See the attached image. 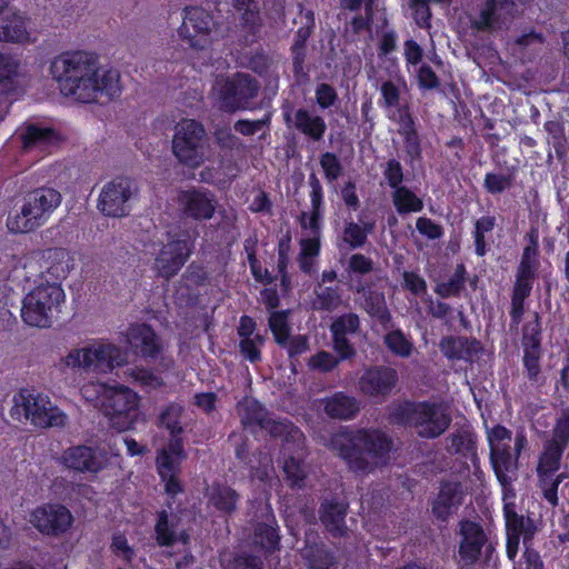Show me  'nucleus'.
Segmentation results:
<instances>
[{
  "label": "nucleus",
  "instance_id": "obj_1",
  "mask_svg": "<svg viewBox=\"0 0 569 569\" xmlns=\"http://www.w3.org/2000/svg\"><path fill=\"white\" fill-rule=\"evenodd\" d=\"M50 73L63 96L83 103L100 97L111 100L122 92L119 71L98 66V58L86 51L60 53L52 60Z\"/></svg>",
  "mask_w": 569,
  "mask_h": 569
},
{
  "label": "nucleus",
  "instance_id": "obj_2",
  "mask_svg": "<svg viewBox=\"0 0 569 569\" xmlns=\"http://www.w3.org/2000/svg\"><path fill=\"white\" fill-rule=\"evenodd\" d=\"M328 446L350 471L368 473L388 461L393 440L379 428H343L330 437Z\"/></svg>",
  "mask_w": 569,
  "mask_h": 569
},
{
  "label": "nucleus",
  "instance_id": "obj_3",
  "mask_svg": "<svg viewBox=\"0 0 569 569\" xmlns=\"http://www.w3.org/2000/svg\"><path fill=\"white\" fill-rule=\"evenodd\" d=\"M388 420L396 426L411 427L418 437L432 440L446 433L452 417L441 402L406 399L390 407Z\"/></svg>",
  "mask_w": 569,
  "mask_h": 569
},
{
  "label": "nucleus",
  "instance_id": "obj_4",
  "mask_svg": "<svg viewBox=\"0 0 569 569\" xmlns=\"http://www.w3.org/2000/svg\"><path fill=\"white\" fill-rule=\"evenodd\" d=\"M91 389L96 393L97 406L109 418L112 428L118 431L134 428L140 417V398L137 392L126 386L97 383L83 387L82 392L87 399H90Z\"/></svg>",
  "mask_w": 569,
  "mask_h": 569
},
{
  "label": "nucleus",
  "instance_id": "obj_5",
  "mask_svg": "<svg viewBox=\"0 0 569 569\" xmlns=\"http://www.w3.org/2000/svg\"><path fill=\"white\" fill-rule=\"evenodd\" d=\"M539 228L530 226L523 239L526 246L522 249L520 262L516 270L515 282L511 289L510 322L511 327H518L526 312V300L530 297L533 283L538 276L539 262Z\"/></svg>",
  "mask_w": 569,
  "mask_h": 569
},
{
  "label": "nucleus",
  "instance_id": "obj_6",
  "mask_svg": "<svg viewBox=\"0 0 569 569\" xmlns=\"http://www.w3.org/2000/svg\"><path fill=\"white\" fill-rule=\"evenodd\" d=\"M375 262L363 253H353L349 257L343 277L348 280L349 288L363 298V310L380 325L387 326L391 322V313L387 307L383 292L372 289V282L362 280V277L372 272Z\"/></svg>",
  "mask_w": 569,
  "mask_h": 569
},
{
  "label": "nucleus",
  "instance_id": "obj_7",
  "mask_svg": "<svg viewBox=\"0 0 569 569\" xmlns=\"http://www.w3.org/2000/svg\"><path fill=\"white\" fill-rule=\"evenodd\" d=\"M61 200V193L53 188L42 187L32 190L24 197L20 212L9 214L8 229L13 233L34 231L46 223Z\"/></svg>",
  "mask_w": 569,
  "mask_h": 569
},
{
  "label": "nucleus",
  "instance_id": "obj_8",
  "mask_svg": "<svg viewBox=\"0 0 569 569\" xmlns=\"http://www.w3.org/2000/svg\"><path fill=\"white\" fill-rule=\"evenodd\" d=\"M12 419L30 421L38 428L63 427L67 416L50 398L34 389H21L13 396V406L10 410Z\"/></svg>",
  "mask_w": 569,
  "mask_h": 569
},
{
  "label": "nucleus",
  "instance_id": "obj_9",
  "mask_svg": "<svg viewBox=\"0 0 569 569\" xmlns=\"http://www.w3.org/2000/svg\"><path fill=\"white\" fill-rule=\"evenodd\" d=\"M219 27L212 12L199 6H186L182 22L177 29L180 41L189 49L202 51L213 42V33Z\"/></svg>",
  "mask_w": 569,
  "mask_h": 569
},
{
  "label": "nucleus",
  "instance_id": "obj_10",
  "mask_svg": "<svg viewBox=\"0 0 569 569\" xmlns=\"http://www.w3.org/2000/svg\"><path fill=\"white\" fill-rule=\"evenodd\" d=\"M260 91L259 81L249 73L236 72L217 81L219 109L226 113L240 110H253L251 101Z\"/></svg>",
  "mask_w": 569,
  "mask_h": 569
},
{
  "label": "nucleus",
  "instance_id": "obj_11",
  "mask_svg": "<svg viewBox=\"0 0 569 569\" xmlns=\"http://www.w3.org/2000/svg\"><path fill=\"white\" fill-rule=\"evenodd\" d=\"M187 458L182 438H171L167 445L157 450L156 471L163 483L166 495L171 499L184 491L180 475Z\"/></svg>",
  "mask_w": 569,
  "mask_h": 569
},
{
  "label": "nucleus",
  "instance_id": "obj_12",
  "mask_svg": "<svg viewBox=\"0 0 569 569\" xmlns=\"http://www.w3.org/2000/svg\"><path fill=\"white\" fill-rule=\"evenodd\" d=\"M206 130L194 119L183 120L176 129L172 139L174 157L183 166L196 169L204 161Z\"/></svg>",
  "mask_w": 569,
  "mask_h": 569
},
{
  "label": "nucleus",
  "instance_id": "obj_13",
  "mask_svg": "<svg viewBox=\"0 0 569 569\" xmlns=\"http://www.w3.org/2000/svg\"><path fill=\"white\" fill-rule=\"evenodd\" d=\"M194 249L188 231L170 236L154 258L153 269L159 278L171 280L186 264Z\"/></svg>",
  "mask_w": 569,
  "mask_h": 569
},
{
  "label": "nucleus",
  "instance_id": "obj_14",
  "mask_svg": "<svg viewBox=\"0 0 569 569\" xmlns=\"http://www.w3.org/2000/svg\"><path fill=\"white\" fill-rule=\"evenodd\" d=\"M138 193L139 188L133 179L118 176L102 187L97 208L106 217H127Z\"/></svg>",
  "mask_w": 569,
  "mask_h": 569
},
{
  "label": "nucleus",
  "instance_id": "obj_15",
  "mask_svg": "<svg viewBox=\"0 0 569 569\" xmlns=\"http://www.w3.org/2000/svg\"><path fill=\"white\" fill-rule=\"evenodd\" d=\"M569 446V407L563 408L556 418L550 439L543 442L537 465L538 477L555 476Z\"/></svg>",
  "mask_w": 569,
  "mask_h": 569
},
{
  "label": "nucleus",
  "instance_id": "obj_16",
  "mask_svg": "<svg viewBox=\"0 0 569 569\" xmlns=\"http://www.w3.org/2000/svg\"><path fill=\"white\" fill-rule=\"evenodd\" d=\"M522 367L526 378L531 383L539 382L542 372L543 358L542 325L539 312H535L533 321L522 326L521 332Z\"/></svg>",
  "mask_w": 569,
  "mask_h": 569
},
{
  "label": "nucleus",
  "instance_id": "obj_17",
  "mask_svg": "<svg viewBox=\"0 0 569 569\" xmlns=\"http://www.w3.org/2000/svg\"><path fill=\"white\" fill-rule=\"evenodd\" d=\"M457 535L460 540L455 556L456 565L459 569H471L481 559L482 550L488 542L487 533L481 523L461 519L458 522Z\"/></svg>",
  "mask_w": 569,
  "mask_h": 569
},
{
  "label": "nucleus",
  "instance_id": "obj_18",
  "mask_svg": "<svg viewBox=\"0 0 569 569\" xmlns=\"http://www.w3.org/2000/svg\"><path fill=\"white\" fill-rule=\"evenodd\" d=\"M30 522L40 533L59 537L69 531L73 523V516L66 506L47 502L32 510Z\"/></svg>",
  "mask_w": 569,
  "mask_h": 569
},
{
  "label": "nucleus",
  "instance_id": "obj_19",
  "mask_svg": "<svg viewBox=\"0 0 569 569\" xmlns=\"http://www.w3.org/2000/svg\"><path fill=\"white\" fill-rule=\"evenodd\" d=\"M177 201L182 216L194 221L210 220L216 213V197L204 188L192 187L181 190L178 193Z\"/></svg>",
  "mask_w": 569,
  "mask_h": 569
},
{
  "label": "nucleus",
  "instance_id": "obj_20",
  "mask_svg": "<svg viewBox=\"0 0 569 569\" xmlns=\"http://www.w3.org/2000/svg\"><path fill=\"white\" fill-rule=\"evenodd\" d=\"M399 380L395 368L388 366H371L363 370L358 381L362 395L385 400L396 388Z\"/></svg>",
  "mask_w": 569,
  "mask_h": 569
},
{
  "label": "nucleus",
  "instance_id": "obj_21",
  "mask_svg": "<svg viewBox=\"0 0 569 569\" xmlns=\"http://www.w3.org/2000/svg\"><path fill=\"white\" fill-rule=\"evenodd\" d=\"M349 503L337 496L323 498L318 509L319 520L326 531L333 538H343L348 533L346 517Z\"/></svg>",
  "mask_w": 569,
  "mask_h": 569
},
{
  "label": "nucleus",
  "instance_id": "obj_22",
  "mask_svg": "<svg viewBox=\"0 0 569 569\" xmlns=\"http://www.w3.org/2000/svg\"><path fill=\"white\" fill-rule=\"evenodd\" d=\"M332 347L340 359H352L356 349L348 339V335H355L360 330V319L357 313L348 312L333 319L330 327Z\"/></svg>",
  "mask_w": 569,
  "mask_h": 569
},
{
  "label": "nucleus",
  "instance_id": "obj_23",
  "mask_svg": "<svg viewBox=\"0 0 569 569\" xmlns=\"http://www.w3.org/2000/svg\"><path fill=\"white\" fill-rule=\"evenodd\" d=\"M513 0H485L479 7V17L471 26L478 31H490L513 18Z\"/></svg>",
  "mask_w": 569,
  "mask_h": 569
},
{
  "label": "nucleus",
  "instance_id": "obj_24",
  "mask_svg": "<svg viewBox=\"0 0 569 569\" xmlns=\"http://www.w3.org/2000/svg\"><path fill=\"white\" fill-rule=\"evenodd\" d=\"M282 117L288 127L292 124L297 131L313 142L321 141L326 134L327 123L323 117L313 114L306 108L297 109L292 117L291 107H287Z\"/></svg>",
  "mask_w": 569,
  "mask_h": 569
},
{
  "label": "nucleus",
  "instance_id": "obj_25",
  "mask_svg": "<svg viewBox=\"0 0 569 569\" xmlns=\"http://www.w3.org/2000/svg\"><path fill=\"white\" fill-rule=\"evenodd\" d=\"M128 342L133 352L146 360H154L163 351L161 338L148 323L132 326L128 332Z\"/></svg>",
  "mask_w": 569,
  "mask_h": 569
},
{
  "label": "nucleus",
  "instance_id": "obj_26",
  "mask_svg": "<svg viewBox=\"0 0 569 569\" xmlns=\"http://www.w3.org/2000/svg\"><path fill=\"white\" fill-rule=\"evenodd\" d=\"M463 488L459 481H441L439 492L431 505L432 515L437 520L447 521L463 501Z\"/></svg>",
  "mask_w": 569,
  "mask_h": 569
},
{
  "label": "nucleus",
  "instance_id": "obj_27",
  "mask_svg": "<svg viewBox=\"0 0 569 569\" xmlns=\"http://www.w3.org/2000/svg\"><path fill=\"white\" fill-rule=\"evenodd\" d=\"M63 465L78 472H100L104 465L94 448L84 445L73 446L64 450Z\"/></svg>",
  "mask_w": 569,
  "mask_h": 569
},
{
  "label": "nucleus",
  "instance_id": "obj_28",
  "mask_svg": "<svg viewBox=\"0 0 569 569\" xmlns=\"http://www.w3.org/2000/svg\"><path fill=\"white\" fill-rule=\"evenodd\" d=\"M321 405L330 419L340 421L353 420L361 411V401L345 391H336L321 399Z\"/></svg>",
  "mask_w": 569,
  "mask_h": 569
},
{
  "label": "nucleus",
  "instance_id": "obj_29",
  "mask_svg": "<svg viewBox=\"0 0 569 569\" xmlns=\"http://www.w3.org/2000/svg\"><path fill=\"white\" fill-rule=\"evenodd\" d=\"M441 353L450 361L463 360L472 363L475 357L482 350L476 338L446 336L439 342Z\"/></svg>",
  "mask_w": 569,
  "mask_h": 569
},
{
  "label": "nucleus",
  "instance_id": "obj_30",
  "mask_svg": "<svg viewBox=\"0 0 569 569\" xmlns=\"http://www.w3.org/2000/svg\"><path fill=\"white\" fill-rule=\"evenodd\" d=\"M232 8L240 13L239 22L244 32L246 43H253L258 39L262 20L257 0H231Z\"/></svg>",
  "mask_w": 569,
  "mask_h": 569
},
{
  "label": "nucleus",
  "instance_id": "obj_31",
  "mask_svg": "<svg viewBox=\"0 0 569 569\" xmlns=\"http://www.w3.org/2000/svg\"><path fill=\"white\" fill-rule=\"evenodd\" d=\"M503 517L506 532L522 536L525 550H536L532 548V540L538 530L535 520L530 517L518 515L515 503H506L503 506Z\"/></svg>",
  "mask_w": 569,
  "mask_h": 569
},
{
  "label": "nucleus",
  "instance_id": "obj_32",
  "mask_svg": "<svg viewBox=\"0 0 569 569\" xmlns=\"http://www.w3.org/2000/svg\"><path fill=\"white\" fill-rule=\"evenodd\" d=\"M43 268L53 280L60 283L74 267V258L64 248H48L42 252Z\"/></svg>",
  "mask_w": 569,
  "mask_h": 569
},
{
  "label": "nucleus",
  "instance_id": "obj_33",
  "mask_svg": "<svg viewBox=\"0 0 569 569\" xmlns=\"http://www.w3.org/2000/svg\"><path fill=\"white\" fill-rule=\"evenodd\" d=\"M90 369L99 371H111L124 362L123 355L119 347L111 343H101L87 347V355Z\"/></svg>",
  "mask_w": 569,
  "mask_h": 569
},
{
  "label": "nucleus",
  "instance_id": "obj_34",
  "mask_svg": "<svg viewBox=\"0 0 569 569\" xmlns=\"http://www.w3.org/2000/svg\"><path fill=\"white\" fill-rule=\"evenodd\" d=\"M41 291H30L23 299L21 308V317L23 321L31 327L49 328L52 325L53 316L47 311V308L41 305Z\"/></svg>",
  "mask_w": 569,
  "mask_h": 569
},
{
  "label": "nucleus",
  "instance_id": "obj_35",
  "mask_svg": "<svg viewBox=\"0 0 569 569\" xmlns=\"http://www.w3.org/2000/svg\"><path fill=\"white\" fill-rule=\"evenodd\" d=\"M301 557L308 569H336L338 565L335 551L323 542L307 540Z\"/></svg>",
  "mask_w": 569,
  "mask_h": 569
},
{
  "label": "nucleus",
  "instance_id": "obj_36",
  "mask_svg": "<svg viewBox=\"0 0 569 569\" xmlns=\"http://www.w3.org/2000/svg\"><path fill=\"white\" fill-rule=\"evenodd\" d=\"M60 141L59 132L50 127H42L30 123L21 134L22 149L26 151L47 148L57 144Z\"/></svg>",
  "mask_w": 569,
  "mask_h": 569
},
{
  "label": "nucleus",
  "instance_id": "obj_37",
  "mask_svg": "<svg viewBox=\"0 0 569 569\" xmlns=\"http://www.w3.org/2000/svg\"><path fill=\"white\" fill-rule=\"evenodd\" d=\"M240 495L230 486L213 482L208 493V502L222 515L231 516L238 508Z\"/></svg>",
  "mask_w": 569,
  "mask_h": 569
},
{
  "label": "nucleus",
  "instance_id": "obj_38",
  "mask_svg": "<svg viewBox=\"0 0 569 569\" xmlns=\"http://www.w3.org/2000/svg\"><path fill=\"white\" fill-rule=\"evenodd\" d=\"M517 457H512L509 446H491L490 462L495 475L502 487L511 483V478L508 472L517 467Z\"/></svg>",
  "mask_w": 569,
  "mask_h": 569
},
{
  "label": "nucleus",
  "instance_id": "obj_39",
  "mask_svg": "<svg viewBox=\"0 0 569 569\" xmlns=\"http://www.w3.org/2000/svg\"><path fill=\"white\" fill-rule=\"evenodd\" d=\"M468 271L465 263H457L453 273L447 281L437 282L433 291L442 299L460 298L466 289Z\"/></svg>",
  "mask_w": 569,
  "mask_h": 569
},
{
  "label": "nucleus",
  "instance_id": "obj_40",
  "mask_svg": "<svg viewBox=\"0 0 569 569\" xmlns=\"http://www.w3.org/2000/svg\"><path fill=\"white\" fill-rule=\"evenodd\" d=\"M497 224L495 216L487 213L477 218L473 222L471 237L477 257H485L489 250V239Z\"/></svg>",
  "mask_w": 569,
  "mask_h": 569
},
{
  "label": "nucleus",
  "instance_id": "obj_41",
  "mask_svg": "<svg viewBox=\"0 0 569 569\" xmlns=\"http://www.w3.org/2000/svg\"><path fill=\"white\" fill-rule=\"evenodd\" d=\"M280 533L277 521L272 519V523L259 522L253 530V541L257 547L267 555L280 550Z\"/></svg>",
  "mask_w": 569,
  "mask_h": 569
},
{
  "label": "nucleus",
  "instance_id": "obj_42",
  "mask_svg": "<svg viewBox=\"0 0 569 569\" xmlns=\"http://www.w3.org/2000/svg\"><path fill=\"white\" fill-rule=\"evenodd\" d=\"M391 201L400 216L420 212L423 209V200L407 186L392 190Z\"/></svg>",
  "mask_w": 569,
  "mask_h": 569
},
{
  "label": "nucleus",
  "instance_id": "obj_43",
  "mask_svg": "<svg viewBox=\"0 0 569 569\" xmlns=\"http://www.w3.org/2000/svg\"><path fill=\"white\" fill-rule=\"evenodd\" d=\"M518 166L512 164L506 168V172H487L483 178V189L489 194H501L510 189L516 181Z\"/></svg>",
  "mask_w": 569,
  "mask_h": 569
},
{
  "label": "nucleus",
  "instance_id": "obj_44",
  "mask_svg": "<svg viewBox=\"0 0 569 569\" xmlns=\"http://www.w3.org/2000/svg\"><path fill=\"white\" fill-rule=\"evenodd\" d=\"M178 519H170L167 510L162 509L157 512L154 523L156 542L159 547H172L176 545Z\"/></svg>",
  "mask_w": 569,
  "mask_h": 569
},
{
  "label": "nucleus",
  "instance_id": "obj_45",
  "mask_svg": "<svg viewBox=\"0 0 569 569\" xmlns=\"http://www.w3.org/2000/svg\"><path fill=\"white\" fill-rule=\"evenodd\" d=\"M31 291H41L44 297L41 300V305L47 308V311L51 313L53 317L56 313L61 311V306L64 303L66 295L61 287V283L58 282H39Z\"/></svg>",
  "mask_w": 569,
  "mask_h": 569
},
{
  "label": "nucleus",
  "instance_id": "obj_46",
  "mask_svg": "<svg viewBox=\"0 0 569 569\" xmlns=\"http://www.w3.org/2000/svg\"><path fill=\"white\" fill-rule=\"evenodd\" d=\"M283 473L287 485L292 489L306 486L307 470L303 457L288 456L283 461Z\"/></svg>",
  "mask_w": 569,
  "mask_h": 569
},
{
  "label": "nucleus",
  "instance_id": "obj_47",
  "mask_svg": "<svg viewBox=\"0 0 569 569\" xmlns=\"http://www.w3.org/2000/svg\"><path fill=\"white\" fill-rule=\"evenodd\" d=\"M0 38L6 42L21 43L28 40L29 32L21 17L13 16L2 21Z\"/></svg>",
  "mask_w": 569,
  "mask_h": 569
},
{
  "label": "nucleus",
  "instance_id": "obj_48",
  "mask_svg": "<svg viewBox=\"0 0 569 569\" xmlns=\"http://www.w3.org/2000/svg\"><path fill=\"white\" fill-rule=\"evenodd\" d=\"M266 343V336L256 333L252 338L239 339L238 351L240 356L252 365L261 362V349Z\"/></svg>",
  "mask_w": 569,
  "mask_h": 569
},
{
  "label": "nucleus",
  "instance_id": "obj_49",
  "mask_svg": "<svg viewBox=\"0 0 569 569\" xmlns=\"http://www.w3.org/2000/svg\"><path fill=\"white\" fill-rule=\"evenodd\" d=\"M241 422L244 427H260L269 417L266 408L256 399L247 401L240 409Z\"/></svg>",
  "mask_w": 569,
  "mask_h": 569
},
{
  "label": "nucleus",
  "instance_id": "obj_50",
  "mask_svg": "<svg viewBox=\"0 0 569 569\" xmlns=\"http://www.w3.org/2000/svg\"><path fill=\"white\" fill-rule=\"evenodd\" d=\"M262 430H266L272 438H281L284 441L303 437L298 427L291 422L277 421L270 417L267 418L262 425Z\"/></svg>",
  "mask_w": 569,
  "mask_h": 569
},
{
  "label": "nucleus",
  "instance_id": "obj_51",
  "mask_svg": "<svg viewBox=\"0 0 569 569\" xmlns=\"http://www.w3.org/2000/svg\"><path fill=\"white\" fill-rule=\"evenodd\" d=\"M341 305V295L338 287H323L320 291L316 290L313 308L319 311L331 312Z\"/></svg>",
  "mask_w": 569,
  "mask_h": 569
},
{
  "label": "nucleus",
  "instance_id": "obj_52",
  "mask_svg": "<svg viewBox=\"0 0 569 569\" xmlns=\"http://www.w3.org/2000/svg\"><path fill=\"white\" fill-rule=\"evenodd\" d=\"M319 163L325 179L330 183L337 181L343 174V166L335 152L326 151L321 153Z\"/></svg>",
  "mask_w": 569,
  "mask_h": 569
},
{
  "label": "nucleus",
  "instance_id": "obj_53",
  "mask_svg": "<svg viewBox=\"0 0 569 569\" xmlns=\"http://www.w3.org/2000/svg\"><path fill=\"white\" fill-rule=\"evenodd\" d=\"M385 343L388 349L400 357H409L412 351V343L405 337L401 330H393L386 335Z\"/></svg>",
  "mask_w": 569,
  "mask_h": 569
},
{
  "label": "nucleus",
  "instance_id": "obj_54",
  "mask_svg": "<svg viewBox=\"0 0 569 569\" xmlns=\"http://www.w3.org/2000/svg\"><path fill=\"white\" fill-rule=\"evenodd\" d=\"M383 179L387 183V186L395 190L397 188L402 187L405 181V171L401 162L396 159L391 158L387 160L385 163L383 170H382Z\"/></svg>",
  "mask_w": 569,
  "mask_h": 569
},
{
  "label": "nucleus",
  "instance_id": "obj_55",
  "mask_svg": "<svg viewBox=\"0 0 569 569\" xmlns=\"http://www.w3.org/2000/svg\"><path fill=\"white\" fill-rule=\"evenodd\" d=\"M110 550L114 556L121 557L127 565H130L136 557L134 549L129 545L126 535L122 532L113 533Z\"/></svg>",
  "mask_w": 569,
  "mask_h": 569
},
{
  "label": "nucleus",
  "instance_id": "obj_56",
  "mask_svg": "<svg viewBox=\"0 0 569 569\" xmlns=\"http://www.w3.org/2000/svg\"><path fill=\"white\" fill-rule=\"evenodd\" d=\"M343 241L348 243L351 249H359L367 243L368 239L361 226L351 220L345 222Z\"/></svg>",
  "mask_w": 569,
  "mask_h": 569
},
{
  "label": "nucleus",
  "instance_id": "obj_57",
  "mask_svg": "<svg viewBox=\"0 0 569 569\" xmlns=\"http://www.w3.org/2000/svg\"><path fill=\"white\" fill-rule=\"evenodd\" d=\"M380 99L378 104L383 109H391L401 106L400 102V90L391 80L382 82L380 87Z\"/></svg>",
  "mask_w": 569,
  "mask_h": 569
},
{
  "label": "nucleus",
  "instance_id": "obj_58",
  "mask_svg": "<svg viewBox=\"0 0 569 569\" xmlns=\"http://www.w3.org/2000/svg\"><path fill=\"white\" fill-rule=\"evenodd\" d=\"M224 569H263V561L259 556L241 552L232 557Z\"/></svg>",
  "mask_w": 569,
  "mask_h": 569
},
{
  "label": "nucleus",
  "instance_id": "obj_59",
  "mask_svg": "<svg viewBox=\"0 0 569 569\" xmlns=\"http://www.w3.org/2000/svg\"><path fill=\"white\" fill-rule=\"evenodd\" d=\"M403 139L405 151L411 162L419 161L422 157L421 139L417 130L399 133Z\"/></svg>",
  "mask_w": 569,
  "mask_h": 569
},
{
  "label": "nucleus",
  "instance_id": "obj_60",
  "mask_svg": "<svg viewBox=\"0 0 569 569\" xmlns=\"http://www.w3.org/2000/svg\"><path fill=\"white\" fill-rule=\"evenodd\" d=\"M341 360L340 356L336 358L332 353L321 350L309 359V367L321 372H330L338 367Z\"/></svg>",
  "mask_w": 569,
  "mask_h": 569
},
{
  "label": "nucleus",
  "instance_id": "obj_61",
  "mask_svg": "<svg viewBox=\"0 0 569 569\" xmlns=\"http://www.w3.org/2000/svg\"><path fill=\"white\" fill-rule=\"evenodd\" d=\"M398 48V34L396 30L389 29L380 34L377 52L379 59H388L392 52Z\"/></svg>",
  "mask_w": 569,
  "mask_h": 569
},
{
  "label": "nucleus",
  "instance_id": "obj_62",
  "mask_svg": "<svg viewBox=\"0 0 569 569\" xmlns=\"http://www.w3.org/2000/svg\"><path fill=\"white\" fill-rule=\"evenodd\" d=\"M315 93L317 104L322 110L333 107L339 99L337 90L326 82L317 84Z\"/></svg>",
  "mask_w": 569,
  "mask_h": 569
},
{
  "label": "nucleus",
  "instance_id": "obj_63",
  "mask_svg": "<svg viewBox=\"0 0 569 569\" xmlns=\"http://www.w3.org/2000/svg\"><path fill=\"white\" fill-rule=\"evenodd\" d=\"M417 82L421 90H436L440 87V79L435 70L427 63H422L417 71Z\"/></svg>",
  "mask_w": 569,
  "mask_h": 569
},
{
  "label": "nucleus",
  "instance_id": "obj_64",
  "mask_svg": "<svg viewBox=\"0 0 569 569\" xmlns=\"http://www.w3.org/2000/svg\"><path fill=\"white\" fill-rule=\"evenodd\" d=\"M416 228L420 234L430 240H437L443 236V228L428 217H419Z\"/></svg>",
  "mask_w": 569,
  "mask_h": 569
}]
</instances>
